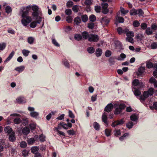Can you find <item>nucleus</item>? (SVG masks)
Masks as SVG:
<instances>
[{"mask_svg": "<svg viewBox=\"0 0 157 157\" xmlns=\"http://www.w3.org/2000/svg\"><path fill=\"white\" fill-rule=\"evenodd\" d=\"M81 18L78 16L75 17L74 19V22L77 25H78L81 23Z\"/></svg>", "mask_w": 157, "mask_h": 157, "instance_id": "obj_17", "label": "nucleus"}, {"mask_svg": "<svg viewBox=\"0 0 157 157\" xmlns=\"http://www.w3.org/2000/svg\"><path fill=\"white\" fill-rule=\"evenodd\" d=\"M93 22H90L88 24L87 27L90 29H93L94 27V24Z\"/></svg>", "mask_w": 157, "mask_h": 157, "instance_id": "obj_43", "label": "nucleus"}, {"mask_svg": "<svg viewBox=\"0 0 157 157\" xmlns=\"http://www.w3.org/2000/svg\"><path fill=\"white\" fill-rule=\"evenodd\" d=\"M133 25L134 27H137L140 25V23L139 21L137 20H135L134 21Z\"/></svg>", "mask_w": 157, "mask_h": 157, "instance_id": "obj_49", "label": "nucleus"}, {"mask_svg": "<svg viewBox=\"0 0 157 157\" xmlns=\"http://www.w3.org/2000/svg\"><path fill=\"white\" fill-rule=\"evenodd\" d=\"M151 47L152 49L157 48V43L153 42L151 44Z\"/></svg>", "mask_w": 157, "mask_h": 157, "instance_id": "obj_62", "label": "nucleus"}, {"mask_svg": "<svg viewBox=\"0 0 157 157\" xmlns=\"http://www.w3.org/2000/svg\"><path fill=\"white\" fill-rule=\"evenodd\" d=\"M139 83V81L138 79H134L132 82V87L138 86Z\"/></svg>", "mask_w": 157, "mask_h": 157, "instance_id": "obj_26", "label": "nucleus"}, {"mask_svg": "<svg viewBox=\"0 0 157 157\" xmlns=\"http://www.w3.org/2000/svg\"><path fill=\"white\" fill-rule=\"evenodd\" d=\"M116 59L115 56H111L109 59V61L111 65H113L115 63V59Z\"/></svg>", "mask_w": 157, "mask_h": 157, "instance_id": "obj_24", "label": "nucleus"}, {"mask_svg": "<svg viewBox=\"0 0 157 157\" xmlns=\"http://www.w3.org/2000/svg\"><path fill=\"white\" fill-rule=\"evenodd\" d=\"M140 26L141 27L140 29L143 30H144L147 28V25L145 23H142L140 25Z\"/></svg>", "mask_w": 157, "mask_h": 157, "instance_id": "obj_48", "label": "nucleus"}, {"mask_svg": "<svg viewBox=\"0 0 157 157\" xmlns=\"http://www.w3.org/2000/svg\"><path fill=\"white\" fill-rule=\"evenodd\" d=\"M45 136H44L43 134H41L40 136L39 137V139L40 141L41 142H44L45 140Z\"/></svg>", "mask_w": 157, "mask_h": 157, "instance_id": "obj_47", "label": "nucleus"}, {"mask_svg": "<svg viewBox=\"0 0 157 157\" xmlns=\"http://www.w3.org/2000/svg\"><path fill=\"white\" fill-rule=\"evenodd\" d=\"M71 10L70 9H67L65 11V13L67 15H70L71 14Z\"/></svg>", "mask_w": 157, "mask_h": 157, "instance_id": "obj_63", "label": "nucleus"}, {"mask_svg": "<svg viewBox=\"0 0 157 157\" xmlns=\"http://www.w3.org/2000/svg\"><path fill=\"white\" fill-rule=\"evenodd\" d=\"M145 33L147 35H151L152 34L153 31L150 27H148L145 30Z\"/></svg>", "mask_w": 157, "mask_h": 157, "instance_id": "obj_30", "label": "nucleus"}, {"mask_svg": "<svg viewBox=\"0 0 157 157\" xmlns=\"http://www.w3.org/2000/svg\"><path fill=\"white\" fill-rule=\"evenodd\" d=\"M125 105L123 103L121 104L119 106L117 107L115 109L114 113L115 115H118L121 114L122 111L125 108Z\"/></svg>", "mask_w": 157, "mask_h": 157, "instance_id": "obj_2", "label": "nucleus"}, {"mask_svg": "<svg viewBox=\"0 0 157 157\" xmlns=\"http://www.w3.org/2000/svg\"><path fill=\"white\" fill-rule=\"evenodd\" d=\"M133 125V124L132 121H129L127 124L126 126L127 128L131 129Z\"/></svg>", "mask_w": 157, "mask_h": 157, "instance_id": "obj_52", "label": "nucleus"}, {"mask_svg": "<svg viewBox=\"0 0 157 157\" xmlns=\"http://www.w3.org/2000/svg\"><path fill=\"white\" fill-rule=\"evenodd\" d=\"M6 12L7 13H9L12 12V9L9 6H7L5 8Z\"/></svg>", "mask_w": 157, "mask_h": 157, "instance_id": "obj_44", "label": "nucleus"}, {"mask_svg": "<svg viewBox=\"0 0 157 157\" xmlns=\"http://www.w3.org/2000/svg\"><path fill=\"white\" fill-rule=\"evenodd\" d=\"M4 131L6 133L10 134L13 132V130L10 127L7 126L5 128Z\"/></svg>", "mask_w": 157, "mask_h": 157, "instance_id": "obj_15", "label": "nucleus"}, {"mask_svg": "<svg viewBox=\"0 0 157 157\" xmlns=\"http://www.w3.org/2000/svg\"><path fill=\"white\" fill-rule=\"evenodd\" d=\"M21 119L19 117H16L14 119L13 122L15 124H19L21 122Z\"/></svg>", "mask_w": 157, "mask_h": 157, "instance_id": "obj_33", "label": "nucleus"}, {"mask_svg": "<svg viewBox=\"0 0 157 157\" xmlns=\"http://www.w3.org/2000/svg\"><path fill=\"white\" fill-rule=\"evenodd\" d=\"M21 22L22 24L25 26H27L28 24L30 23L32 21V17L30 16H26L22 17Z\"/></svg>", "mask_w": 157, "mask_h": 157, "instance_id": "obj_4", "label": "nucleus"}, {"mask_svg": "<svg viewBox=\"0 0 157 157\" xmlns=\"http://www.w3.org/2000/svg\"><path fill=\"white\" fill-rule=\"evenodd\" d=\"M145 70L144 67H140L138 70V75L142 76L143 74L144 73Z\"/></svg>", "mask_w": 157, "mask_h": 157, "instance_id": "obj_14", "label": "nucleus"}, {"mask_svg": "<svg viewBox=\"0 0 157 157\" xmlns=\"http://www.w3.org/2000/svg\"><path fill=\"white\" fill-rule=\"evenodd\" d=\"M34 41V39L32 37H29L28 38V42L30 44H33Z\"/></svg>", "mask_w": 157, "mask_h": 157, "instance_id": "obj_53", "label": "nucleus"}, {"mask_svg": "<svg viewBox=\"0 0 157 157\" xmlns=\"http://www.w3.org/2000/svg\"><path fill=\"white\" fill-rule=\"evenodd\" d=\"M88 40L90 42H97L99 40V36L96 34H90L88 38Z\"/></svg>", "mask_w": 157, "mask_h": 157, "instance_id": "obj_5", "label": "nucleus"}, {"mask_svg": "<svg viewBox=\"0 0 157 157\" xmlns=\"http://www.w3.org/2000/svg\"><path fill=\"white\" fill-rule=\"evenodd\" d=\"M130 14L131 16H135L137 14L139 16H142L144 14V13L141 9H139L136 10L134 8H133L130 10Z\"/></svg>", "mask_w": 157, "mask_h": 157, "instance_id": "obj_1", "label": "nucleus"}, {"mask_svg": "<svg viewBox=\"0 0 157 157\" xmlns=\"http://www.w3.org/2000/svg\"><path fill=\"white\" fill-rule=\"evenodd\" d=\"M39 12L38 11H33L32 13V15L34 17H36V20H38L39 19Z\"/></svg>", "mask_w": 157, "mask_h": 157, "instance_id": "obj_18", "label": "nucleus"}, {"mask_svg": "<svg viewBox=\"0 0 157 157\" xmlns=\"http://www.w3.org/2000/svg\"><path fill=\"white\" fill-rule=\"evenodd\" d=\"M27 146V144L24 141H22L20 143V146L22 148H25Z\"/></svg>", "mask_w": 157, "mask_h": 157, "instance_id": "obj_42", "label": "nucleus"}, {"mask_svg": "<svg viewBox=\"0 0 157 157\" xmlns=\"http://www.w3.org/2000/svg\"><path fill=\"white\" fill-rule=\"evenodd\" d=\"M111 131L109 129H106L105 130V133L107 137L109 136L111 134Z\"/></svg>", "mask_w": 157, "mask_h": 157, "instance_id": "obj_54", "label": "nucleus"}, {"mask_svg": "<svg viewBox=\"0 0 157 157\" xmlns=\"http://www.w3.org/2000/svg\"><path fill=\"white\" fill-rule=\"evenodd\" d=\"M42 21V17H39V19L36 20V21H33L31 22L30 24V26L31 28H34L36 27L37 25V24H40Z\"/></svg>", "mask_w": 157, "mask_h": 157, "instance_id": "obj_7", "label": "nucleus"}, {"mask_svg": "<svg viewBox=\"0 0 157 157\" xmlns=\"http://www.w3.org/2000/svg\"><path fill=\"white\" fill-rule=\"evenodd\" d=\"M127 37H133L134 36V33L132 31H128V30L127 29V33H126Z\"/></svg>", "mask_w": 157, "mask_h": 157, "instance_id": "obj_25", "label": "nucleus"}, {"mask_svg": "<svg viewBox=\"0 0 157 157\" xmlns=\"http://www.w3.org/2000/svg\"><path fill=\"white\" fill-rule=\"evenodd\" d=\"M130 118L131 120L133 121H137L138 119V118L135 114H132L130 116Z\"/></svg>", "mask_w": 157, "mask_h": 157, "instance_id": "obj_38", "label": "nucleus"}, {"mask_svg": "<svg viewBox=\"0 0 157 157\" xmlns=\"http://www.w3.org/2000/svg\"><path fill=\"white\" fill-rule=\"evenodd\" d=\"M25 99L24 97H19L17 98L16 100L18 103H21L22 102H25V101H24V99Z\"/></svg>", "mask_w": 157, "mask_h": 157, "instance_id": "obj_40", "label": "nucleus"}, {"mask_svg": "<svg viewBox=\"0 0 157 157\" xmlns=\"http://www.w3.org/2000/svg\"><path fill=\"white\" fill-rule=\"evenodd\" d=\"M14 52L13 51H12L8 57L5 60L4 62L6 63L9 61L14 56Z\"/></svg>", "mask_w": 157, "mask_h": 157, "instance_id": "obj_19", "label": "nucleus"}, {"mask_svg": "<svg viewBox=\"0 0 157 157\" xmlns=\"http://www.w3.org/2000/svg\"><path fill=\"white\" fill-rule=\"evenodd\" d=\"M94 128L97 130H99L100 128V126L99 124L98 123L96 122H95L93 124Z\"/></svg>", "mask_w": 157, "mask_h": 157, "instance_id": "obj_32", "label": "nucleus"}, {"mask_svg": "<svg viewBox=\"0 0 157 157\" xmlns=\"http://www.w3.org/2000/svg\"><path fill=\"white\" fill-rule=\"evenodd\" d=\"M39 148L36 146L32 147L31 149V152L34 154H35L38 151Z\"/></svg>", "mask_w": 157, "mask_h": 157, "instance_id": "obj_35", "label": "nucleus"}, {"mask_svg": "<svg viewBox=\"0 0 157 157\" xmlns=\"http://www.w3.org/2000/svg\"><path fill=\"white\" fill-rule=\"evenodd\" d=\"M151 29L153 30H156L157 29V25L155 24H153L151 25Z\"/></svg>", "mask_w": 157, "mask_h": 157, "instance_id": "obj_64", "label": "nucleus"}, {"mask_svg": "<svg viewBox=\"0 0 157 157\" xmlns=\"http://www.w3.org/2000/svg\"><path fill=\"white\" fill-rule=\"evenodd\" d=\"M124 119H122L120 120H117L114 121L111 124V126L113 127L118 125H121L124 123Z\"/></svg>", "mask_w": 157, "mask_h": 157, "instance_id": "obj_6", "label": "nucleus"}, {"mask_svg": "<svg viewBox=\"0 0 157 157\" xmlns=\"http://www.w3.org/2000/svg\"><path fill=\"white\" fill-rule=\"evenodd\" d=\"M113 107V105L112 103L108 104L105 107L104 111L107 113L111 112Z\"/></svg>", "mask_w": 157, "mask_h": 157, "instance_id": "obj_10", "label": "nucleus"}, {"mask_svg": "<svg viewBox=\"0 0 157 157\" xmlns=\"http://www.w3.org/2000/svg\"><path fill=\"white\" fill-rule=\"evenodd\" d=\"M74 38L77 40H81L82 39V36L79 34H76L74 35Z\"/></svg>", "mask_w": 157, "mask_h": 157, "instance_id": "obj_29", "label": "nucleus"}, {"mask_svg": "<svg viewBox=\"0 0 157 157\" xmlns=\"http://www.w3.org/2000/svg\"><path fill=\"white\" fill-rule=\"evenodd\" d=\"M102 53V50L101 48H98L96 50L95 53L97 57L101 56Z\"/></svg>", "mask_w": 157, "mask_h": 157, "instance_id": "obj_22", "label": "nucleus"}, {"mask_svg": "<svg viewBox=\"0 0 157 157\" xmlns=\"http://www.w3.org/2000/svg\"><path fill=\"white\" fill-rule=\"evenodd\" d=\"M127 29H123L121 27H119L117 29V31L119 35H121L122 33H127Z\"/></svg>", "mask_w": 157, "mask_h": 157, "instance_id": "obj_13", "label": "nucleus"}, {"mask_svg": "<svg viewBox=\"0 0 157 157\" xmlns=\"http://www.w3.org/2000/svg\"><path fill=\"white\" fill-rule=\"evenodd\" d=\"M14 52L13 51H12L8 57L5 60L4 62L6 63L9 61L14 56Z\"/></svg>", "mask_w": 157, "mask_h": 157, "instance_id": "obj_20", "label": "nucleus"}, {"mask_svg": "<svg viewBox=\"0 0 157 157\" xmlns=\"http://www.w3.org/2000/svg\"><path fill=\"white\" fill-rule=\"evenodd\" d=\"M9 140L12 142H13L16 140L15 134L14 132H13L9 136Z\"/></svg>", "mask_w": 157, "mask_h": 157, "instance_id": "obj_11", "label": "nucleus"}, {"mask_svg": "<svg viewBox=\"0 0 157 157\" xmlns=\"http://www.w3.org/2000/svg\"><path fill=\"white\" fill-rule=\"evenodd\" d=\"M107 113H104L102 116V120L103 122L105 124V126L107 127L108 125V122L107 121Z\"/></svg>", "mask_w": 157, "mask_h": 157, "instance_id": "obj_8", "label": "nucleus"}, {"mask_svg": "<svg viewBox=\"0 0 157 157\" xmlns=\"http://www.w3.org/2000/svg\"><path fill=\"white\" fill-rule=\"evenodd\" d=\"M153 64L150 61H149L146 63V67L148 68H151L153 67Z\"/></svg>", "mask_w": 157, "mask_h": 157, "instance_id": "obj_51", "label": "nucleus"}, {"mask_svg": "<svg viewBox=\"0 0 157 157\" xmlns=\"http://www.w3.org/2000/svg\"><path fill=\"white\" fill-rule=\"evenodd\" d=\"M89 20L92 22H94L96 20V16L94 14H91L90 16Z\"/></svg>", "mask_w": 157, "mask_h": 157, "instance_id": "obj_41", "label": "nucleus"}, {"mask_svg": "<svg viewBox=\"0 0 157 157\" xmlns=\"http://www.w3.org/2000/svg\"><path fill=\"white\" fill-rule=\"evenodd\" d=\"M81 17L82 21L84 22H86L88 20V17L86 14L82 15Z\"/></svg>", "mask_w": 157, "mask_h": 157, "instance_id": "obj_31", "label": "nucleus"}, {"mask_svg": "<svg viewBox=\"0 0 157 157\" xmlns=\"http://www.w3.org/2000/svg\"><path fill=\"white\" fill-rule=\"evenodd\" d=\"M101 21L105 22V25H107L109 24L110 21V20L109 18H107L106 17H103L101 18Z\"/></svg>", "mask_w": 157, "mask_h": 157, "instance_id": "obj_28", "label": "nucleus"}, {"mask_svg": "<svg viewBox=\"0 0 157 157\" xmlns=\"http://www.w3.org/2000/svg\"><path fill=\"white\" fill-rule=\"evenodd\" d=\"M112 54L110 50H107L105 53V55L106 57H109Z\"/></svg>", "mask_w": 157, "mask_h": 157, "instance_id": "obj_55", "label": "nucleus"}, {"mask_svg": "<svg viewBox=\"0 0 157 157\" xmlns=\"http://www.w3.org/2000/svg\"><path fill=\"white\" fill-rule=\"evenodd\" d=\"M149 82L151 84H154L155 88H157V80L153 77H151L149 79Z\"/></svg>", "mask_w": 157, "mask_h": 157, "instance_id": "obj_12", "label": "nucleus"}, {"mask_svg": "<svg viewBox=\"0 0 157 157\" xmlns=\"http://www.w3.org/2000/svg\"><path fill=\"white\" fill-rule=\"evenodd\" d=\"M94 48L92 47H88L87 49V51L89 53H93L95 52Z\"/></svg>", "mask_w": 157, "mask_h": 157, "instance_id": "obj_36", "label": "nucleus"}, {"mask_svg": "<svg viewBox=\"0 0 157 157\" xmlns=\"http://www.w3.org/2000/svg\"><path fill=\"white\" fill-rule=\"evenodd\" d=\"M132 90L134 94L136 97L140 96L141 94V92L140 90L137 89L135 87H132Z\"/></svg>", "mask_w": 157, "mask_h": 157, "instance_id": "obj_9", "label": "nucleus"}, {"mask_svg": "<svg viewBox=\"0 0 157 157\" xmlns=\"http://www.w3.org/2000/svg\"><path fill=\"white\" fill-rule=\"evenodd\" d=\"M59 126H61L63 128L66 129H67L68 128L67 124H65L64 122H61L59 124H58V127H59Z\"/></svg>", "mask_w": 157, "mask_h": 157, "instance_id": "obj_27", "label": "nucleus"}, {"mask_svg": "<svg viewBox=\"0 0 157 157\" xmlns=\"http://www.w3.org/2000/svg\"><path fill=\"white\" fill-rule=\"evenodd\" d=\"M92 3L91 0H85L84 2V4L86 6H90Z\"/></svg>", "mask_w": 157, "mask_h": 157, "instance_id": "obj_60", "label": "nucleus"}, {"mask_svg": "<svg viewBox=\"0 0 157 157\" xmlns=\"http://www.w3.org/2000/svg\"><path fill=\"white\" fill-rule=\"evenodd\" d=\"M27 142L29 144H33L35 143V140L34 138H32L29 139L28 140Z\"/></svg>", "mask_w": 157, "mask_h": 157, "instance_id": "obj_45", "label": "nucleus"}, {"mask_svg": "<svg viewBox=\"0 0 157 157\" xmlns=\"http://www.w3.org/2000/svg\"><path fill=\"white\" fill-rule=\"evenodd\" d=\"M30 115L33 117H36L39 115V113L36 112H32L30 113Z\"/></svg>", "mask_w": 157, "mask_h": 157, "instance_id": "obj_46", "label": "nucleus"}, {"mask_svg": "<svg viewBox=\"0 0 157 157\" xmlns=\"http://www.w3.org/2000/svg\"><path fill=\"white\" fill-rule=\"evenodd\" d=\"M147 91L149 92L150 96H152L154 94V89L152 88H150Z\"/></svg>", "mask_w": 157, "mask_h": 157, "instance_id": "obj_59", "label": "nucleus"}, {"mask_svg": "<svg viewBox=\"0 0 157 157\" xmlns=\"http://www.w3.org/2000/svg\"><path fill=\"white\" fill-rule=\"evenodd\" d=\"M121 13L124 14V15L126 14L128 12V10H125L123 8L121 7Z\"/></svg>", "mask_w": 157, "mask_h": 157, "instance_id": "obj_57", "label": "nucleus"}, {"mask_svg": "<svg viewBox=\"0 0 157 157\" xmlns=\"http://www.w3.org/2000/svg\"><path fill=\"white\" fill-rule=\"evenodd\" d=\"M30 53V51L25 49H24L22 51V53L25 56H27Z\"/></svg>", "mask_w": 157, "mask_h": 157, "instance_id": "obj_50", "label": "nucleus"}, {"mask_svg": "<svg viewBox=\"0 0 157 157\" xmlns=\"http://www.w3.org/2000/svg\"><path fill=\"white\" fill-rule=\"evenodd\" d=\"M101 6H94V10L95 12L97 13H99L101 12Z\"/></svg>", "mask_w": 157, "mask_h": 157, "instance_id": "obj_39", "label": "nucleus"}, {"mask_svg": "<svg viewBox=\"0 0 157 157\" xmlns=\"http://www.w3.org/2000/svg\"><path fill=\"white\" fill-rule=\"evenodd\" d=\"M22 132L24 134L26 135L29 133L30 130L29 128L25 127L23 128Z\"/></svg>", "mask_w": 157, "mask_h": 157, "instance_id": "obj_16", "label": "nucleus"}, {"mask_svg": "<svg viewBox=\"0 0 157 157\" xmlns=\"http://www.w3.org/2000/svg\"><path fill=\"white\" fill-rule=\"evenodd\" d=\"M72 10L75 13L77 12L78 10V6L77 5L74 6L72 8Z\"/></svg>", "mask_w": 157, "mask_h": 157, "instance_id": "obj_58", "label": "nucleus"}, {"mask_svg": "<svg viewBox=\"0 0 157 157\" xmlns=\"http://www.w3.org/2000/svg\"><path fill=\"white\" fill-rule=\"evenodd\" d=\"M82 36L85 39L89 38L90 36L88 33L86 31H84L82 33Z\"/></svg>", "mask_w": 157, "mask_h": 157, "instance_id": "obj_34", "label": "nucleus"}, {"mask_svg": "<svg viewBox=\"0 0 157 157\" xmlns=\"http://www.w3.org/2000/svg\"><path fill=\"white\" fill-rule=\"evenodd\" d=\"M32 9L33 11H39L38 7L36 5H34L32 6Z\"/></svg>", "mask_w": 157, "mask_h": 157, "instance_id": "obj_61", "label": "nucleus"}, {"mask_svg": "<svg viewBox=\"0 0 157 157\" xmlns=\"http://www.w3.org/2000/svg\"><path fill=\"white\" fill-rule=\"evenodd\" d=\"M73 18L71 16H68L66 17V20L68 23H71L72 22Z\"/></svg>", "mask_w": 157, "mask_h": 157, "instance_id": "obj_56", "label": "nucleus"}, {"mask_svg": "<svg viewBox=\"0 0 157 157\" xmlns=\"http://www.w3.org/2000/svg\"><path fill=\"white\" fill-rule=\"evenodd\" d=\"M31 9V7L30 6L26 7L25 9V7H23L21 9L22 12V17H25L26 16H29V13Z\"/></svg>", "mask_w": 157, "mask_h": 157, "instance_id": "obj_3", "label": "nucleus"}, {"mask_svg": "<svg viewBox=\"0 0 157 157\" xmlns=\"http://www.w3.org/2000/svg\"><path fill=\"white\" fill-rule=\"evenodd\" d=\"M124 19L122 17L118 16L116 18V21L119 23H123L124 22Z\"/></svg>", "mask_w": 157, "mask_h": 157, "instance_id": "obj_23", "label": "nucleus"}, {"mask_svg": "<svg viewBox=\"0 0 157 157\" xmlns=\"http://www.w3.org/2000/svg\"><path fill=\"white\" fill-rule=\"evenodd\" d=\"M25 69V67L23 66H21L20 67H16L15 70L18 71L19 73L22 72Z\"/></svg>", "mask_w": 157, "mask_h": 157, "instance_id": "obj_21", "label": "nucleus"}, {"mask_svg": "<svg viewBox=\"0 0 157 157\" xmlns=\"http://www.w3.org/2000/svg\"><path fill=\"white\" fill-rule=\"evenodd\" d=\"M6 44L5 43H0V50L2 51L4 50L6 48Z\"/></svg>", "mask_w": 157, "mask_h": 157, "instance_id": "obj_37", "label": "nucleus"}]
</instances>
